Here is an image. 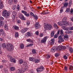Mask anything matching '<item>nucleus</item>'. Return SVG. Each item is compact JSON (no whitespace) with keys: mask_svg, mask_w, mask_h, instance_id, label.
Instances as JSON below:
<instances>
[{"mask_svg":"<svg viewBox=\"0 0 73 73\" xmlns=\"http://www.w3.org/2000/svg\"><path fill=\"white\" fill-rule=\"evenodd\" d=\"M3 68V65H1L0 66V68H1V69H2V68Z\"/></svg>","mask_w":73,"mask_h":73,"instance_id":"nucleus-64","label":"nucleus"},{"mask_svg":"<svg viewBox=\"0 0 73 73\" xmlns=\"http://www.w3.org/2000/svg\"><path fill=\"white\" fill-rule=\"evenodd\" d=\"M14 29L17 31H19V27L15 26L14 27Z\"/></svg>","mask_w":73,"mask_h":73,"instance_id":"nucleus-30","label":"nucleus"},{"mask_svg":"<svg viewBox=\"0 0 73 73\" xmlns=\"http://www.w3.org/2000/svg\"><path fill=\"white\" fill-rule=\"evenodd\" d=\"M64 58L65 60H66L68 58V57H67L66 55H64Z\"/></svg>","mask_w":73,"mask_h":73,"instance_id":"nucleus-53","label":"nucleus"},{"mask_svg":"<svg viewBox=\"0 0 73 73\" xmlns=\"http://www.w3.org/2000/svg\"><path fill=\"white\" fill-rule=\"evenodd\" d=\"M17 10V11H19L20 10V6L19 5H18L17 6V7L16 8Z\"/></svg>","mask_w":73,"mask_h":73,"instance_id":"nucleus-41","label":"nucleus"},{"mask_svg":"<svg viewBox=\"0 0 73 73\" xmlns=\"http://www.w3.org/2000/svg\"><path fill=\"white\" fill-rule=\"evenodd\" d=\"M10 70L11 71H14L15 70V68L14 67H11L10 68Z\"/></svg>","mask_w":73,"mask_h":73,"instance_id":"nucleus-35","label":"nucleus"},{"mask_svg":"<svg viewBox=\"0 0 73 73\" xmlns=\"http://www.w3.org/2000/svg\"><path fill=\"white\" fill-rule=\"evenodd\" d=\"M64 70L65 71H66L68 70V68L67 67L65 66L64 68Z\"/></svg>","mask_w":73,"mask_h":73,"instance_id":"nucleus-54","label":"nucleus"},{"mask_svg":"<svg viewBox=\"0 0 73 73\" xmlns=\"http://www.w3.org/2000/svg\"><path fill=\"white\" fill-rule=\"evenodd\" d=\"M0 31L1 33H4V30L2 29L0 30Z\"/></svg>","mask_w":73,"mask_h":73,"instance_id":"nucleus-45","label":"nucleus"},{"mask_svg":"<svg viewBox=\"0 0 73 73\" xmlns=\"http://www.w3.org/2000/svg\"><path fill=\"white\" fill-rule=\"evenodd\" d=\"M28 29H29L28 28H25L21 30V33H25V32H27V31Z\"/></svg>","mask_w":73,"mask_h":73,"instance_id":"nucleus-7","label":"nucleus"},{"mask_svg":"<svg viewBox=\"0 0 73 73\" xmlns=\"http://www.w3.org/2000/svg\"><path fill=\"white\" fill-rule=\"evenodd\" d=\"M72 1H70L69 2V4L70 6H71V5H72Z\"/></svg>","mask_w":73,"mask_h":73,"instance_id":"nucleus-51","label":"nucleus"},{"mask_svg":"<svg viewBox=\"0 0 73 73\" xmlns=\"http://www.w3.org/2000/svg\"><path fill=\"white\" fill-rule=\"evenodd\" d=\"M45 57L46 59H49L50 57V55L48 54L46 55Z\"/></svg>","mask_w":73,"mask_h":73,"instance_id":"nucleus-34","label":"nucleus"},{"mask_svg":"<svg viewBox=\"0 0 73 73\" xmlns=\"http://www.w3.org/2000/svg\"><path fill=\"white\" fill-rule=\"evenodd\" d=\"M68 3L66 2L64 4V7H68Z\"/></svg>","mask_w":73,"mask_h":73,"instance_id":"nucleus-36","label":"nucleus"},{"mask_svg":"<svg viewBox=\"0 0 73 73\" xmlns=\"http://www.w3.org/2000/svg\"><path fill=\"white\" fill-rule=\"evenodd\" d=\"M55 57H57L58 56H59V54L58 53H56L55 54Z\"/></svg>","mask_w":73,"mask_h":73,"instance_id":"nucleus-58","label":"nucleus"},{"mask_svg":"<svg viewBox=\"0 0 73 73\" xmlns=\"http://www.w3.org/2000/svg\"><path fill=\"white\" fill-rule=\"evenodd\" d=\"M68 24L67 25H68L70 27H71V26H72V23H68Z\"/></svg>","mask_w":73,"mask_h":73,"instance_id":"nucleus-49","label":"nucleus"},{"mask_svg":"<svg viewBox=\"0 0 73 73\" xmlns=\"http://www.w3.org/2000/svg\"><path fill=\"white\" fill-rule=\"evenodd\" d=\"M9 61L11 62H14V63H15L16 62V59L13 58H11L10 59Z\"/></svg>","mask_w":73,"mask_h":73,"instance_id":"nucleus-14","label":"nucleus"},{"mask_svg":"<svg viewBox=\"0 0 73 73\" xmlns=\"http://www.w3.org/2000/svg\"><path fill=\"white\" fill-rule=\"evenodd\" d=\"M0 20H4V18L2 17H0Z\"/></svg>","mask_w":73,"mask_h":73,"instance_id":"nucleus-61","label":"nucleus"},{"mask_svg":"<svg viewBox=\"0 0 73 73\" xmlns=\"http://www.w3.org/2000/svg\"><path fill=\"white\" fill-rule=\"evenodd\" d=\"M42 14L43 15H45L46 14H49V13H50L46 11H45L44 12H42Z\"/></svg>","mask_w":73,"mask_h":73,"instance_id":"nucleus-31","label":"nucleus"},{"mask_svg":"<svg viewBox=\"0 0 73 73\" xmlns=\"http://www.w3.org/2000/svg\"><path fill=\"white\" fill-rule=\"evenodd\" d=\"M32 53H33L34 54L35 53H36V50L34 49H33L32 51Z\"/></svg>","mask_w":73,"mask_h":73,"instance_id":"nucleus-46","label":"nucleus"},{"mask_svg":"<svg viewBox=\"0 0 73 73\" xmlns=\"http://www.w3.org/2000/svg\"><path fill=\"white\" fill-rule=\"evenodd\" d=\"M58 43H61L62 42H63L64 41V38L62 37L61 36H60L58 37Z\"/></svg>","mask_w":73,"mask_h":73,"instance_id":"nucleus-5","label":"nucleus"},{"mask_svg":"<svg viewBox=\"0 0 73 73\" xmlns=\"http://www.w3.org/2000/svg\"><path fill=\"white\" fill-rule=\"evenodd\" d=\"M40 60L39 59H35V63H38V62H39Z\"/></svg>","mask_w":73,"mask_h":73,"instance_id":"nucleus-37","label":"nucleus"},{"mask_svg":"<svg viewBox=\"0 0 73 73\" xmlns=\"http://www.w3.org/2000/svg\"><path fill=\"white\" fill-rule=\"evenodd\" d=\"M43 36H44V35L43 34H42V33H40V37H42Z\"/></svg>","mask_w":73,"mask_h":73,"instance_id":"nucleus-55","label":"nucleus"},{"mask_svg":"<svg viewBox=\"0 0 73 73\" xmlns=\"http://www.w3.org/2000/svg\"><path fill=\"white\" fill-rule=\"evenodd\" d=\"M15 37L16 38L18 37H19V33L17 32H16L15 33Z\"/></svg>","mask_w":73,"mask_h":73,"instance_id":"nucleus-32","label":"nucleus"},{"mask_svg":"<svg viewBox=\"0 0 73 73\" xmlns=\"http://www.w3.org/2000/svg\"><path fill=\"white\" fill-rule=\"evenodd\" d=\"M54 39H51L50 40V45H51V46H52L54 44Z\"/></svg>","mask_w":73,"mask_h":73,"instance_id":"nucleus-16","label":"nucleus"},{"mask_svg":"<svg viewBox=\"0 0 73 73\" xmlns=\"http://www.w3.org/2000/svg\"><path fill=\"white\" fill-rule=\"evenodd\" d=\"M13 2V0H9L8 1V3L9 4H10L11 5L12 4V3Z\"/></svg>","mask_w":73,"mask_h":73,"instance_id":"nucleus-33","label":"nucleus"},{"mask_svg":"<svg viewBox=\"0 0 73 73\" xmlns=\"http://www.w3.org/2000/svg\"><path fill=\"white\" fill-rule=\"evenodd\" d=\"M9 45L8 46V44H7V46L8 47L7 48V50L10 51L13 50V45L11 44H9Z\"/></svg>","mask_w":73,"mask_h":73,"instance_id":"nucleus-3","label":"nucleus"},{"mask_svg":"<svg viewBox=\"0 0 73 73\" xmlns=\"http://www.w3.org/2000/svg\"><path fill=\"white\" fill-rule=\"evenodd\" d=\"M25 15L26 16H27V17H29V14L27 13L25 14Z\"/></svg>","mask_w":73,"mask_h":73,"instance_id":"nucleus-52","label":"nucleus"},{"mask_svg":"<svg viewBox=\"0 0 73 73\" xmlns=\"http://www.w3.org/2000/svg\"><path fill=\"white\" fill-rule=\"evenodd\" d=\"M6 47V45L5 43H3L2 44V48H5Z\"/></svg>","mask_w":73,"mask_h":73,"instance_id":"nucleus-43","label":"nucleus"},{"mask_svg":"<svg viewBox=\"0 0 73 73\" xmlns=\"http://www.w3.org/2000/svg\"><path fill=\"white\" fill-rule=\"evenodd\" d=\"M57 50V47L55 46V47H54L52 48H51L50 52L52 53H54V52L56 50Z\"/></svg>","mask_w":73,"mask_h":73,"instance_id":"nucleus-6","label":"nucleus"},{"mask_svg":"<svg viewBox=\"0 0 73 73\" xmlns=\"http://www.w3.org/2000/svg\"><path fill=\"white\" fill-rule=\"evenodd\" d=\"M57 49L58 50H63V49H65V47L63 46H58V48H57Z\"/></svg>","mask_w":73,"mask_h":73,"instance_id":"nucleus-8","label":"nucleus"},{"mask_svg":"<svg viewBox=\"0 0 73 73\" xmlns=\"http://www.w3.org/2000/svg\"><path fill=\"white\" fill-rule=\"evenodd\" d=\"M11 15V12L9 11H8L6 12V15L7 16H9Z\"/></svg>","mask_w":73,"mask_h":73,"instance_id":"nucleus-28","label":"nucleus"},{"mask_svg":"<svg viewBox=\"0 0 73 73\" xmlns=\"http://www.w3.org/2000/svg\"><path fill=\"white\" fill-rule=\"evenodd\" d=\"M16 5H14L13 7V9L14 10H15V9H16Z\"/></svg>","mask_w":73,"mask_h":73,"instance_id":"nucleus-50","label":"nucleus"},{"mask_svg":"<svg viewBox=\"0 0 73 73\" xmlns=\"http://www.w3.org/2000/svg\"><path fill=\"white\" fill-rule=\"evenodd\" d=\"M4 28L6 30V31H7V30H8V26H7V25H5L4 26Z\"/></svg>","mask_w":73,"mask_h":73,"instance_id":"nucleus-38","label":"nucleus"},{"mask_svg":"<svg viewBox=\"0 0 73 73\" xmlns=\"http://www.w3.org/2000/svg\"><path fill=\"white\" fill-rule=\"evenodd\" d=\"M44 27L48 31H50L52 28V25H48L47 23H44Z\"/></svg>","mask_w":73,"mask_h":73,"instance_id":"nucleus-1","label":"nucleus"},{"mask_svg":"<svg viewBox=\"0 0 73 73\" xmlns=\"http://www.w3.org/2000/svg\"><path fill=\"white\" fill-rule=\"evenodd\" d=\"M68 30L69 31H73V27H68Z\"/></svg>","mask_w":73,"mask_h":73,"instance_id":"nucleus-29","label":"nucleus"},{"mask_svg":"<svg viewBox=\"0 0 73 73\" xmlns=\"http://www.w3.org/2000/svg\"><path fill=\"white\" fill-rule=\"evenodd\" d=\"M24 72V71L23 70L21 71L20 70H18L16 73H23Z\"/></svg>","mask_w":73,"mask_h":73,"instance_id":"nucleus-21","label":"nucleus"},{"mask_svg":"<svg viewBox=\"0 0 73 73\" xmlns=\"http://www.w3.org/2000/svg\"><path fill=\"white\" fill-rule=\"evenodd\" d=\"M30 15H31L32 16H33V17H34V14H33V13H30Z\"/></svg>","mask_w":73,"mask_h":73,"instance_id":"nucleus-62","label":"nucleus"},{"mask_svg":"<svg viewBox=\"0 0 73 73\" xmlns=\"http://www.w3.org/2000/svg\"><path fill=\"white\" fill-rule=\"evenodd\" d=\"M3 7H4V5L3 3V1L0 0V9H3Z\"/></svg>","mask_w":73,"mask_h":73,"instance_id":"nucleus-15","label":"nucleus"},{"mask_svg":"<svg viewBox=\"0 0 73 73\" xmlns=\"http://www.w3.org/2000/svg\"><path fill=\"white\" fill-rule=\"evenodd\" d=\"M44 69V67L42 66H41L36 69V70L38 73H40Z\"/></svg>","mask_w":73,"mask_h":73,"instance_id":"nucleus-4","label":"nucleus"},{"mask_svg":"<svg viewBox=\"0 0 73 73\" xmlns=\"http://www.w3.org/2000/svg\"><path fill=\"white\" fill-rule=\"evenodd\" d=\"M18 61L19 63V64H23V62H24L23 60L22 59H20Z\"/></svg>","mask_w":73,"mask_h":73,"instance_id":"nucleus-22","label":"nucleus"},{"mask_svg":"<svg viewBox=\"0 0 73 73\" xmlns=\"http://www.w3.org/2000/svg\"><path fill=\"white\" fill-rule=\"evenodd\" d=\"M19 46L20 48L22 49H24V46L23 44H21L19 45Z\"/></svg>","mask_w":73,"mask_h":73,"instance_id":"nucleus-23","label":"nucleus"},{"mask_svg":"<svg viewBox=\"0 0 73 73\" xmlns=\"http://www.w3.org/2000/svg\"><path fill=\"white\" fill-rule=\"evenodd\" d=\"M29 61H35V59L33 57H30L29 58Z\"/></svg>","mask_w":73,"mask_h":73,"instance_id":"nucleus-18","label":"nucleus"},{"mask_svg":"<svg viewBox=\"0 0 73 73\" xmlns=\"http://www.w3.org/2000/svg\"><path fill=\"white\" fill-rule=\"evenodd\" d=\"M21 12L22 13H24L25 15L26 13H27V12L26 11H24V10H22L21 11Z\"/></svg>","mask_w":73,"mask_h":73,"instance_id":"nucleus-40","label":"nucleus"},{"mask_svg":"<svg viewBox=\"0 0 73 73\" xmlns=\"http://www.w3.org/2000/svg\"><path fill=\"white\" fill-rule=\"evenodd\" d=\"M67 20V18L66 17H64L63 19H62V20L63 21V22H64V23H65L66 22H68L67 21H66V20Z\"/></svg>","mask_w":73,"mask_h":73,"instance_id":"nucleus-27","label":"nucleus"},{"mask_svg":"<svg viewBox=\"0 0 73 73\" xmlns=\"http://www.w3.org/2000/svg\"><path fill=\"white\" fill-rule=\"evenodd\" d=\"M19 17L21 20H25V17L21 14H19Z\"/></svg>","mask_w":73,"mask_h":73,"instance_id":"nucleus-9","label":"nucleus"},{"mask_svg":"<svg viewBox=\"0 0 73 73\" xmlns=\"http://www.w3.org/2000/svg\"><path fill=\"white\" fill-rule=\"evenodd\" d=\"M4 25V22L3 21H0V27L3 26Z\"/></svg>","mask_w":73,"mask_h":73,"instance_id":"nucleus-24","label":"nucleus"},{"mask_svg":"<svg viewBox=\"0 0 73 73\" xmlns=\"http://www.w3.org/2000/svg\"><path fill=\"white\" fill-rule=\"evenodd\" d=\"M54 28H55L56 29H57L58 28V25H57V24L55 23L54 24Z\"/></svg>","mask_w":73,"mask_h":73,"instance_id":"nucleus-26","label":"nucleus"},{"mask_svg":"<svg viewBox=\"0 0 73 73\" xmlns=\"http://www.w3.org/2000/svg\"><path fill=\"white\" fill-rule=\"evenodd\" d=\"M29 24H30V22H29V21H28L27 22V25H29Z\"/></svg>","mask_w":73,"mask_h":73,"instance_id":"nucleus-59","label":"nucleus"},{"mask_svg":"<svg viewBox=\"0 0 73 73\" xmlns=\"http://www.w3.org/2000/svg\"><path fill=\"white\" fill-rule=\"evenodd\" d=\"M69 69L70 70H73V66L72 65L69 66Z\"/></svg>","mask_w":73,"mask_h":73,"instance_id":"nucleus-20","label":"nucleus"},{"mask_svg":"<svg viewBox=\"0 0 73 73\" xmlns=\"http://www.w3.org/2000/svg\"><path fill=\"white\" fill-rule=\"evenodd\" d=\"M54 35V31H52L51 33V37H53Z\"/></svg>","mask_w":73,"mask_h":73,"instance_id":"nucleus-39","label":"nucleus"},{"mask_svg":"<svg viewBox=\"0 0 73 73\" xmlns=\"http://www.w3.org/2000/svg\"><path fill=\"white\" fill-rule=\"evenodd\" d=\"M34 17H35V20H37V19H38V17H37V16H36L35 15V16H34Z\"/></svg>","mask_w":73,"mask_h":73,"instance_id":"nucleus-56","label":"nucleus"},{"mask_svg":"<svg viewBox=\"0 0 73 73\" xmlns=\"http://www.w3.org/2000/svg\"><path fill=\"white\" fill-rule=\"evenodd\" d=\"M48 38L47 36H45L43 39H42L41 40V43H44V42H45L46 41V39Z\"/></svg>","mask_w":73,"mask_h":73,"instance_id":"nucleus-12","label":"nucleus"},{"mask_svg":"<svg viewBox=\"0 0 73 73\" xmlns=\"http://www.w3.org/2000/svg\"><path fill=\"white\" fill-rule=\"evenodd\" d=\"M2 15L3 16V17H5L7 18V17H6V15L7 14V10H3V11L2 12Z\"/></svg>","mask_w":73,"mask_h":73,"instance_id":"nucleus-10","label":"nucleus"},{"mask_svg":"<svg viewBox=\"0 0 73 73\" xmlns=\"http://www.w3.org/2000/svg\"><path fill=\"white\" fill-rule=\"evenodd\" d=\"M26 41L27 42H30V43H33V41L30 38L27 39Z\"/></svg>","mask_w":73,"mask_h":73,"instance_id":"nucleus-19","label":"nucleus"},{"mask_svg":"<svg viewBox=\"0 0 73 73\" xmlns=\"http://www.w3.org/2000/svg\"><path fill=\"white\" fill-rule=\"evenodd\" d=\"M25 37H29V36L27 34L26 35H25Z\"/></svg>","mask_w":73,"mask_h":73,"instance_id":"nucleus-63","label":"nucleus"},{"mask_svg":"<svg viewBox=\"0 0 73 73\" xmlns=\"http://www.w3.org/2000/svg\"><path fill=\"white\" fill-rule=\"evenodd\" d=\"M60 34L61 35H62L63 33H64L63 32V31H62V30H61L60 31Z\"/></svg>","mask_w":73,"mask_h":73,"instance_id":"nucleus-57","label":"nucleus"},{"mask_svg":"<svg viewBox=\"0 0 73 73\" xmlns=\"http://www.w3.org/2000/svg\"><path fill=\"white\" fill-rule=\"evenodd\" d=\"M58 24L59 25H61V26H62L63 27H66L68 24V22H64L60 21L58 23Z\"/></svg>","mask_w":73,"mask_h":73,"instance_id":"nucleus-2","label":"nucleus"},{"mask_svg":"<svg viewBox=\"0 0 73 73\" xmlns=\"http://www.w3.org/2000/svg\"><path fill=\"white\" fill-rule=\"evenodd\" d=\"M17 14V13H16V12L15 11H14L13 12V14L12 15V17L14 19L15 18V16H16V14Z\"/></svg>","mask_w":73,"mask_h":73,"instance_id":"nucleus-11","label":"nucleus"},{"mask_svg":"<svg viewBox=\"0 0 73 73\" xmlns=\"http://www.w3.org/2000/svg\"><path fill=\"white\" fill-rule=\"evenodd\" d=\"M27 34L29 36H31V33H29V32L27 33Z\"/></svg>","mask_w":73,"mask_h":73,"instance_id":"nucleus-47","label":"nucleus"},{"mask_svg":"<svg viewBox=\"0 0 73 73\" xmlns=\"http://www.w3.org/2000/svg\"><path fill=\"white\" fill-rule=\"evenodd\" d=\"M39 22H36L35 25V27L36 29H38L40 28V25H38Z\"/></svg>","mask_w":73,"mask_h":73,"instance_id":"nucleus-13","label":"nucleus"},{"mask_svg":"<svg viewBox=\"0 0 73 73\" xmlns=\"http://www.w3.org/2000/svg\"><path fill=\"white\" fill-rule=\"evenodd\" d=\"M70 8H67L66 9V10L65 11V12L66 13H69V12H70Z\"/></svg>","mask_w":73,"mask_h":73,"instance_id":"nucleus-25","label":"nucleus"},{"mask_svg":"<svg viewBox=\"0 0 73 73\" xmlns=\"http://www.w3.org/2000/svg\"><path fill=\"white\" fill-rule=\"evenodd\" d=\"M17 23H18V24H20V23H21V21H20V20H19V19H18L17 21Z\"/></svg>","mask_w":73,"mask_h":73,"instance_id":"nucleus-48","label":"nucleus"},{"mask_svg":"<svg viewBox=\"0 0 73 73\" xmlns=\"http://www.w3.org/2000/svg\"><path fill=\"white\" fill-rule=\"evenodd\" d=\"M64 39L66 40V41H68L69 40V37H68V35H66L64 36Z\"/></svg>","mask_w":73,"mask_h":73,"instance_id":"nucleus-17","label":"nucleus"},{"mask_svg":"<svg viewBox=\"0 0 73 73\" xmlns=\"http://www.w3.org/2000/svg\"><path fill=\"white\" fill-rule=\"evenodd\" d=\"M63 29L64 30H65H65H68V27L67 28H66V27H64L63 28Z\"/></svg>","mask_w":73,"mask_h":73,"instance_id":"nucleus-60","label":"nucleus"},{"mask_svg":"<svg viewBox=\"0 0 73 73\" xmlns=\"http://www.w3.org/2000/svg\"><path fill=\"white\" fill-rule=\"evenodd\" d=\"M35 34L37 35V36H38V35L39 34V32H38V31H36L35 32Z\"/></svg>","mask_w":73,"mask_h":73,"instance_id":"nucleus-44","label":"nucleus"},{"mask_svg":"<svg viewBox=\"0 0 73 73\" xmlns=\"http://www.w3.org/2000/svg\"><path fill=\"white\" fill-rule=\"evenodd\" d=\"M69 50L70 53L73 52V48H70L69 49Z\"/></svg>","mask_w":73,"mask_h":73,"instance_id":"nucleus-42","label":"nucleus"}]
</instances>
